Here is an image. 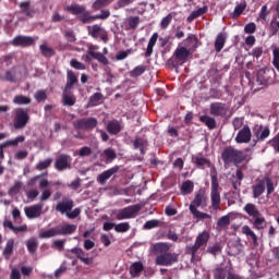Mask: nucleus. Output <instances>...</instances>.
<instances>
[{"label":"nucleus","mask_w":279,"mask_h":279,"mask_svg":"<svg viewBox=\"0 0 279 279\" xmlns=\"http://www.w3.org/2000/svg\"><path fill=\"white\" fill-rule=\"evenodd\" d=\"M208 206V196L206 192L199 190L195 193L194 199L191 202L189 210L196 221H204V219H213V216L207 213L199 211L197 208H206Z\"/></svg>","instance_id":"f257e3e1"},{"label":"nucleus","mask_w":279,"mask_h":279,"mask_svg":"<svg viewBox=\"0 0 279 279\" xmlns=\"http://www.w3.org/2000/svg\"><path fill=\"white\" fill-rule=\"evenodd\" d=\"M265 189H267V195H271L276 187L274 186V180L269 177H264L263 179L257 180V182L252 185L253 197L254 199H258L263 193H265Z\"/></svg>","instance_id":"f03ea898"},{"label":"nucleus","mask_w":279,"mask_h":279,"mask_svg":"<svg viewBox=\"0 0 279 279\" xmlns=\"http://www.w3.org/2000/svg\"><path fill=\"white\" fill-rule=\"evenodd\" d=\"M222 161L225 165H234L239 167L243 160H245V154L241 150L234 149L232 146L225 148L221 155Z\"/></svg>","instance_id":"7ed1b4c3"},{"label":"nucleus","mask_w":279,"mask_h":279,"mask_svg":"<svg viewBox=\"0 0 279 279\" xmlns=\"http://www.w3.org/2000/svg\"><path fill=\"white\" fill-rule=\"evenodd\" d=\"M71 233V225L62 223L48 230H40L39 239H51L53 236H66Z\"/></svg>","instance_id":"20e7f679"},{"label":"nucleus","mask_w":279,"mask_h":279,"mask_svg":"<svg viewBox=\"0 0 279 279\" xmlns=\"http://www.w3.org/2000/svg\"><path fill=\"white\" fill-rule=\"evenodd\" d=\"M209 239H210V234L208 233V231H203L196 236L195 243L186 247V253L191 254L192 259L195 258V254H197V251L208 245Z\"/></svg>","instance_id":"39448f33"},{"label":"nucleus","mask_w":279,"mask_h":279,"mask_svg":"<svg viewBox=\"0 0 279 279\" xmlns=\"http://www.w3.org/2000/svg\"><path fill=\"white\" fill-rule=\"evenodd\" d=\"M210 202L213 210L221 209V194L219 193V180L215 174H211Z\"/></svg>","instance_id":"423d86ee"},{"label":"nucleus","mask_w":279,"mask_h":279,"mask_svg":"<svg viewBox=\"0 0 279 279\" xmlns=\"http://www.w3.org/2000/svg\"><path fill=\"white\" fill-rule=\"evenodd\" d=\"M140 211H141L140 204L131 205V206L120 209L116 215V219L118 221H124L125 219H134V217H136V215Z\"/></svg>","instance_id":"0eeeda50"},{"label":"nucleus","mask_w":279,"mask_h":279,"mask_svg":"<svg viewBox=\"0 0 279 279\" xmlns=\"http://www.w3.org/2000/svg\"><path fill=\"white\" fill-rule=\"evenodd\" d=\"M29 123V114L23 108H19L15 110V120H14V129L23 130L25 125Z\"/></svg>","instance_id":"6e6552de"},{"label":"nucleus","mask_w":279,"mask_h":279,"mask_svg":"<svg viewBox=\"0 0 279 279\" xmlns=\"http://www.w3.org/2000/svg\"><path fill=\"white\" fill-rule=\"evenodd\" d=\"M156 265L160 267H171L174 263H178V254L175 253H163L156 257Z\"/></svg>","instance_id":"1a4fd4ad"},{"label":"nucleus","mask_w":279,"mask_h":279,"mask_svg":"<svg viewBox=\"0 0 279 279\" xmlns=\"http://www.w3.org/2000/svg\"><path fill=\"white\" fill-rule=\"evenodd\" d=\"M228 105H226L225 102H211L209 105V113L211 114V117H220L221 119H223V117H226V114H228Z\"/></svg>","instance_id":"9d476101"},{"label":"nucleus","mask_w":279,"mask_h":279,"mask_svg":"<svg viewBox=\"0 0 279 279\" xmlns=\"http://www.w3.org/2000/svg\"><path fill=\"white\" fill-rule=\"evenodd\" d=\"M43 208H45V204L38 203L36 205L25 207L24 213H25L27 219H38V217H40V215H43Z\"/></svg>","instance_id":"9b49d317"},{"label":"nucleus","mask_w":279,"mask_h":279,"mask_svg":"<svg viewBox=\"0 0 279 279\" xmlns=\"http://www.w3.org/2000/svg\"><path fill=\"white\" fill-rule=\"evenodd\" d=\"M77 130H95L97 128L96 118H83L74 123Z\"/></svg>","instance_id":"f8f14e48"},{"label":"nucleus","mask_w":279,"mask_h":279,"mask_svg":"<svg viewBox=\"0 0 279 279\" xmlns=\"http://www.w3.org/2000/svg\"><path fill=\"white\" fill-rule=\"evenodd\" d=\"M173 56L175 58V64L182 65L184 64V62H186V60H189V56H191V52L184 46H179L175 49Z\"/></svg>","instance_id":"ddd939ff"},{"label":"nucleus","mask_w":279,"mask_h":279,"mask_svg":"<svg viewBox=\"0 0 279 279\" xmlns=\"http://www.w3.org/2000/svg\"><path fill=\"white\" fill-rule=\"evenodd\" d=\"M19 143H25V135H19L14 140H9V141L0 144V158H1V160H3V158L5 157V155L3 154V149H5V147H17Z\"/></svg>","instance_id":"4468645a"},{"label":"nucleus","mask_w":279,"mask_h":279,"mask_svg":"<svg viewBox=\"0 0 279 279\" xmlns=\"http://www.w3.org/2000/svg\"><path fill=\"white\" fill-rule=\"evenodd\" d=\"M119 169H120L119 166H113L112 168H110V169L104 171L102 173H100L97 177L98 184L104 186L108 182V180H110L111 177L114 175V173H119Z\"/></svg>","instance_id":"2eb2a0df"},{"label":"nucleus","mask_w":279,"mask_h":279,"mask_svg":"<svg viewBox=\"0 0 279 279\" xmlns=\"http://www.w3.org/2000/svg\"><path fill=\"white\" fill-rule=\"evenodd\" d=\"M250 141H252V130L250 129V126L244 125L243 129H241L236 136H235V142L239 144H243V143H250Z\"/></svg>","instance_id":"dca6fc26"},{"label":"nucleus","mask_w":279,"mask_h":279,"mask_svg":"<svg viewBox=\"0 0 279 279\" xmlns=\"http://www.w3.org/2000/svg\"><path fill=\"white\" fill-rule=\"evenodd\" d=\"M34 43L35 40L33 39V37L23 36V35H19L12 40L13 47H22V48L32 47Z\"/></svg>","instance_id":"f3484780"},{"label":"nucleus","mask_w":279,"mask_h":279,"mask_svg":"<svg viewBox=\"0 0 279 279\" xmlns=\"http://www.w3.org/2000/svg\"><path fill=\"white\" fill-rule=\"evenodd\" d=\"M97 49H99L98 46H89L87 51L88 56L94 58V60H98L100 64H105V65L108 64V58H106L104 53L97 52Z\"/></svg>","instance_id":"a211bd4d"},{"label":"nucleus","mask_w":279,"mask_h":279,"mask_svg":"<svg viewBox=\"0 0 279 279\" xmlns=\"http://www.w3.org/2000/svg\"><path fill=\"white\" fill-rule=\"evenodd\" d=\"M106 19H110V10H101L99 14L87 15L84 19V24L94 23V21H106Z\"/></svg>","instance_id":"6ab92c4d"},{"label":"nucleus","mask_w":279,"mask_h":279,"mask_svg":"<svg viewBox=\"0 0 279 279\" xmlns=\"http://www.w3.org/2000/svg\"><path fill=\"white\" fill-rule=\"evenodd\" d=\"M49 186V180L40 179L39 189H45L39 197L40 202H47L51 197V190L47 189Z\"/></svg>","instance_id":"aec40b11"},{"label":"nucleus","mask_w":279,"mask_h":279,"mask_svg":"<svg viewBox=\"0 0 279 279\" xmlns=\"http://www.w3.org/2000/svg\"><path fill=\"white\" fill-rule=\"evenodd\" d=\"M71 12L72 14L80 16V20L82 21V23H84V19H86L87 16H90V13H88V11H86V9L80 4H72Z\"/></svg>","instance_id":"412c9836"},{"label":"nucleus","mask_w":279,"mask_h":279,"mask_svg":"<svg viewBox=\"0 0 279 279\" xmlns=\"http://www.w3.org/2000/svg\"><path fill=\"white\" fill-rule=\"evenodd\" d=\"M66 75H68V82L65 85V89L63 92L62 104H63V106H71V95H69V93L71 90V70H68Z\"/></svg>","instance_id":"4be33fe9"},{"label":"nucleus","mask_w":279,"mask_h":279,"mask_svg":"<svg viewBox=\"0 0 279 279\" xmlns=\"http://www.w3.org/2000/svg\"><path fill=\"white\" fill-rule=\"evenodd\" d=\"M198 43L199 41L195 35H190L185 40H183V47H185L190 53H193V51L198 47Z\"/></svg>","instance_id":"5701e85b"},{"label":"nucleus","mask_w":279,"mask_h":279,"mask_svg":"<svg viewBox=\"0 0 279 279\" xmlns=\"http://www.w3.org/2000/svg\"><path fill=\"white\" fill-rule=\"evenodd\" d=\"M123 130V122L119 120H111L107 123V131L109 134H119Z\"/></svg>","instance_id":"b1692460"},{"label":"nucleus","mask_w":279,"mask_h":279,"mask_svg":"<svg viewBox=\"0 0 279 279\" xmlns=\"http://www.w3.org/2000/svg\"><path fill=\"white\" fill-rule=\"evenodd\" d=\"M19 8L21 10V14H25V16H28L29 19L36 14V11L32 8L29 1L20 2Z\"/></svg>","instance_id":"393cba45"},{"label":"nucleus","mask_w":279,"mask_h":279,"mask_svg":"<svg viewBox=\"0 0 279 279\" xmlns=\"http://www.w3.org/2000/svg\"><path fill=\"white\" fill-rule=\"evenodd\" d=\"M192 162L198 167V169H204L205 167H210V160L203 157L201 154L192 156Z\"/></svg>","instance_id":"a878e982"},{"label":"nucleus","mask_w":279,"mask_h":279,"mask_svg":"<svg viewBox=\"0 0 279 279\" xmlns=\"http://www.w3.org/2000/svg\"><path fill=\"white\" fill-rule=\"evenodd\" d=\"M72 254H75V256H77L80 258V260H82V263H84V265L93 264V257H87L88 255L82 248H77V247L72 248Z\"/></svg>","instance_id":"bb28decb"},{"label":"nucleus","mask_w":279,"mask_h":279,"mask_svg":"<svg viewBox=\"0 0 279 279\" xmlns=\"http://www.w3.org/2000/svg\"><path fill=\"white\" fill-rule=\"evenodd\" d=\"M56 210L71 219V201L58 203Z\"/></svg>","instance_id":"cd10ccee"},{"label":"nucleus","mask_w":279,"mask_h":279,"mask_svg":"<svg viewBox=\"0 0 279 279\" xmlns=\"http://www.w3.org/2000/svg\"><path fill=\"white\" fill-rule=\"evenodd\" d=\"M170 250L169 243L158 242L151 245V251L154 254H167Z\"/></svg>","instance_id":"c85d7f7f"},{"label":"nucleus","mask_w":279,"mask_h":279,"mask_svg":"<svg viewBox=\"0 0 279 279\" xmlns=\"http://www.w3.org/2000/svg\"><path fill=\"white\" fill-rule=\"evenodd\" d=\"M54 167L58 171H64L69 167V156L60 155L54 162Z\"/></svg>","instance_id":"c756f323"},{"label":"nucleus","mask_w":279,"mask_h":279,"mask_svg":"<svg viewBox=\"0 0 279 279\" xmlns=\"http://www.w3.org/2000/svg\"><path fill=\"white\" fill-rule=\"evenodd\" d=\"M140 23H141V17L130 16L124 24V29L126 32H130V29H136L138 27Z\"/></svg>","instance_id":"7c9ffc66"},{"label":"nucleus","mask_w":279,"mask_h":279,"mask_svg":"<svg viewBox=\"0 0 279 279\" xmlns=\"http://www.w3.org/2000/svg\"><path fill=\"white\" fill-rule=\"evenodd\" d=\"M199 121L204 123L208 130H215V128H217V120L208 114L201 116Z\"/></svg>","instance_id":"2f4dec72"},{"label":"nucleus","mask_w":279,"mask_h":279,"mask_svg":"<svg viewBox=\"0 0 279 279\" xmlns=\"http://www.w3.org/2000/svg\"><path fill=\"white\" fill-rule=\"evenodd\" d=\"M156 43H158V33H154L148 41L147 49L145 52V58L151 57L154 53V47H156Z\"/></svg>","instance_id":"473e14b6"},{"label":"nucleus","mask_w":279,"mask_h":279,"mask_svg":"<svg viewBox=\"0 0 279 279\" xmlns=\"http://www.w3.org/2000/svg\"><path fill=\"white\" fill-rule=\"evenodd\" d=\"M226 33H219L215 40V50L217 53L221 52V49L226 46Z\"/></svg>","instance_id":"72a5a7b5"},{"label":"nucleus","mask_w":279,"mask_h":279,"mask_svg":"<svg viewBox=\"0 0 279 279\" xmlns=\"http://www.w3.org/2000/svg\"><path fill=\"white\" fill-rule=\"evenodd\" d=\"M208 12V7L198 8L191 12V14L187 16V22L193 23L195 19H199V16H203V14H206Z\"/></svg>","instance_id":"f704fd0d"},{"label":"nucleus","mask_w":279,"mask_h":279,"mask_svg":"<svg viewBox=\"0 0 279 279\" xmlns=\"http://www.w3.org/2000/svg\"><path fill=\"white\" fill-rule=\"evenodd\" d=\"M244 213H246L248 217H253V219H255V217H260V211L258 208H256V205L252 203H248L244 206Z\"/></svg>","instance_id":"c9c22d12"},{"label":"nucleus","mask_w":279,"mask_h":279,"mask_svg":"<svg viewBox=\"0 0 279 279\" xmlns=\"http://www.w3.org/2000/svg\"><path fill=\"white\" fill-rule=\"evenodd\" d=\"M143 263L141 262H135L131 265L130 267V274L132 276V278H138V276H141V272H143Z\"/></svg>","instance_id":"e433bc0d"},{"label":"nucleus","mask_w":279,"mask_h":279,"mask_svg":"<svg viewBox=\"0 0 279 279\" xmlns=\"http://www.w3.org/2000/svg\"><path fill=\"white\" fill-rule=\"evenodd\" d=\"M134 149H140L142 156H145V149L147 148V142L143 137H137L133 142Z\"/></svg>","instance_id":"4c0bfd02"},{"label":"nucleus","mask_w":279,"mask_h":279,"mask_svg":"<svg viewBox=\"0 0 279 279\" xmlns=\"http://www.w3.org/2000/svg\"><path fill=\"white\" fill-rule=\"evenodd\" d=\"M104 94L95 93L89 97L88 106H101V104H104Z\"/></svg>","instance_id":"58836bf2"},{"label":"nucleus","mask_w":279,"mask_h":279,"mask_svg":"<svg viewBox=\"0 0 279 279\" xmlns=\"http://www.w3.org/2000/svg\"><path fill=\"white\" fill-rule=\"evenodd\" d=\"M253 228L255 230H265L267 228V220L263 216H256L253 221Z\"/></svg>","instance_id":"ea45409f"},{"label":"nucleus","mask_w":279,"mask_h":279,"mask_svg":"<svg viewBox=\"0 0 279 279\" xmlns=\"http://www.w3.org/2000/svg\"><path fill=\"white\" fill-rule=\"evenodd\" d=\"M246 8L247 2H241L236 4L233 12L230 14L231 19H239V16L242 15L243 12H245Z\"/></svg>","instance_id":"a19ab883"},{"label":"nucleus","mask_w":279,"mask_h":279,"mask_svg":"<svg viewBox=\"0 0 279 279\" xmlns=\"http://www.w3.org/2000/svg\"><path fill=\"white\" fill-rule=\"evenodd\" d=\"M242 233L252 239L253 245H258V236L256 235V233L253 232L250 226H243Z\"/></svg>","instance_id":"79ce46f5"},{"label":"nucleus","mask_w":279,"mask_h":279,"mask_svg":"<svg viewBox=\"0 0 279 279\" xmlns=\"http://www.w3.org/2000/svg\"><path fill=\"white\" fill-rule=\"evenodd\" d=\"M13 104L16 106H29V104H32V98L24 95H17L13 98Z\"/></svg>","instance_id":"37998d69"},{"label":"nucleus","mask_w":279,"mask_h":279,"mask_svg":"<svg viewBox=\"0 0 279 279\" xmlns=\"http://www.w3.org/2000/svg\"><path fill=\"white\" fill-rule=\"evenodd\" d=\"M88 34L92 36V38H99V36L104 33V28L97 24L93 26H88Z\"/></svg>","instance_id":"c03bdc74"},{"label":"nucleus","mask_w":279,"mask_h":279,"mask_svg":"<svg viewBox=\"0 0 279 279\" xmlns=\"http://www.w3.org/2000/svg\"><path fill=\"white\" fill-rule=\"evenodd\" d=\"M12 254H14V239H9L3 250V256L4 258H10Z\"/></svg>","instance_id":"a18cd8bd"},{"label":"nucleus","mask_w":279,"mask_h":279,"mask_svg":"<svg viewBox=\"0 0 279 279\" xmlns=\"http://www.w3.org/2000/svg\"><path fill=\"white\" fill-rule=\"evenodd\" d=\"M193 189H195L193 181L187 180L182 183L181 193H182V195H191V193H193Z\"/></svg>","instance_id":"49530a36"},{"label":"nucleus","mask_w":279,"mask_h":279,"mask_svg":"<svg viewBox=\"0 0 279 279\" xmlns=\"http://www.w3.org/2000/svg\"><path fill=\"white\" fill-rule=\"evenodd\" d=\"M39 51L44 58H51L56 56V51H53V48L43 44L39 46Z\"/></svg>","instance_id":"de8ad7c7"},{"label":"nucleus","mask_w":279,"mask_h":279,"mask_svg":"<svg viewBox=\"0 0 279 279\" xmlns=\"http://www.w3.org/2000/svg\"><path fill=\"white\" fill-rule=\"evenodd\" d=\"M26 247L29 254H36L38 250V240L36 238H31L26 241Z\"/></svg>","instance_id":"09e8293b"},{"label":"nucleus","mask_w":279,"mask_h":279,"mask_svg":"<svg viewBox=\"0 0 279 279\" xmlns=\"http://www.w3.org/2000/svg\"><path fill=\"white\" fill-rule=\"evenodd\" d=\"M21 189H23V182L15 181L13 186H11L9 190V195L11 197H14V195H19V193H21Z\"/></svg>","instance_id":"8fccbe9b"},{"label":"nucleus","mask_w":279,"mask_h":279,"mask_svg":"<svg viewBox=\"0 0 279 279\" xmlns=\"http://www.w3.org/2000/svg\"><path fill=\"white\" fill-rule=\"evenodd\" d=\"M145 71H147V66L137 65L130 72V76L131 77H141V75H143V73H145Z\"/></svg>","instance_id":"3c124183"},{"label":"nucleus","mask_w":279,"mask_h":279,"mask_svg":"<svg viewBox=\"0 0 279 279\" xmlns=\"http://www.w3.org/2000/svg\"><path fill=\"white\" fill-rule=\"evenodd\" d=\"M51 162H53V160L51 158L45 159L43 161H39L35 169L37 171H45V169H49V167H51Z\"/></svg>","instance_id":"603ef678"},{"label":"nucleus","mask_w":279,"mask_h":279,"mask_svg":"<svg viewBox=\"0 0 279 279\" xmlns=\"http://www.w3.org/2000/svg\"><path fill=\"white\" fill-rule=\"evenodd\" d=\"M102 154L106 158V162H112V160L117 159V153L112 148H106Z\"/></svg>","instance_id":"864d4df0"},{"label":"nucleus","mask_w":279,"mask_h":279,"mask_svg":"<svg viewBox=\"0 0 279 279\" xmlns=\"http://www.w3.org/2000/svg\"><path fill=\"white\" fill-rule=\"evenodd\" d=\"M112 1H114V0H96L93 3V10H95V11L101 10V8H106V5H110V3H112Z\"/></svg>","instance_id":"5fc2aeb1"},{"label":"nucleus","mask_w":279,"mask_h":279,"mask_svg":"<svg viewBox=\"0 0 279 279\" xmlns=\"http://www.w3.org/2000/svg\"><path fill=\"white\" fill-rule=\"evenodd\" d=\"M34 97L38 104H40L43 101H47V90L39 89L35 93Z\"/></svg>","instance_id":"6e6d98bb"},{"label":"nucleus","mask_w":279,"mask_h":279,"mask_svg":"<svg viewBox=\"0 0 279 279\" xmlns=\"http://www.w3.org/2000/svg\"><path fill=\"white\" fill-rule=\"evenodd\" d=\"M230 226V216L226 215L219 218L217 221V227L218 228H228Z\"/></svg>","instance_id":"4d7b16f0"},{"label":"nucleus","mask_w":279,"mask_h":279,"mask_svg":"<svg viewBox=\"0 0 279 279\" xmlns=\"http://www.w3.org/2000/svg\"><path fill=\"white\" fill-rule=\"evenodd\" d=\"M130 222H120L116 225V232L123 233V232H129L130 230Z\"/></svg>","instance_id":"13d9d810"},{"label":"nucleus","mask_w":279,"mask_h":279,"mask_svg":"<svg viewBox=\"0 0 279 279\" xmlns=\"http://www.w3.org/2000/svg\"><path fill=\"white\" fill-rule=\"evenodd\" d=\"M158 226H160V220H148L144 223V230H153V228H158Z\"/></svg>","instance_id":"bf43d9fd"},{"label":"nucleus","mask_w":279,"mask_h":279,"mask_svg":"<svg viewBox=\"0 0 279 279\" xmlns=\"http://www.w3.org/2000/svg\"><path fill=\"white\" fill-rule=\"evenodd\" d=\"M0 80H2L3 82H16V75L14 74V72L8 70L4 76H0Z\"/></svg>","instance_id":"052dcab7"},{"label":"nucleus","mask_w":279,"mask_h":279,"mask_svg":"<svg viewBox=\"0 0 279 279\" xmlns=\"http://www.w3.org/2000/svg\"><path fill=\"white\" fill-rule=\"evenodd\" d=\"M171 21H173V15H171L170 13L161 20V23H160L161 29H167L169 25H171Z\"/></svg>","instance_id":"680f3d73"},{"label":"nucleus","mask_w":279,"mask_h":279,"mask_svg":"<svg viewBox=\"0 0 279 279\" xmlns=\"http://www.w3.org/2000/svg\"><path fill=\"white\" fill-rule=\"evenodd\" d=\"M207 252H208V254H211L213 256H217V254H221V245L214 244L211 246H208Z\"/></svg>","instance_id":"e2e57ef3"},{"label":"nucleus","mask_w":279,"mask_h":279,"mask_svg":"<svg viewBox=\"0 0 279 279\" xmlns=\"http://www.w3.org/2000/svg\"><path fill=\"white\" fill-rule=\"evenodd\" d=\"M236 181L232 182L233 189L236 190V186H241V182H243V172L241 170L235 171Z\"/></svg>","instance_id":"0e129e2a"},{"label":"nucleus","mask_w":279,"mask_h":279,"mask_svg":"<svg viewBox=\"0 0 279 279\" xmlns=\"http://www.w3.org/2000/svg\"><path fill=\"white\" fill-rule=\"evenodd\" d=\"M272 56H274L272 64L275 69H277V71L279 72V48H274Z\"/></svg>","instance_id":"69168bd1"},{"label":"nucleus","mask_w":279,"mask_h":279,"mask_svg":"<svg viewBox=\"0 0 279 279\" xmlns=\"http://www.w3.org/2000/svg\"><path fill=\"white\" fill-rule=\"evenodd\" d=\"M214 279H226V270L223 268H217L214 271Z\"/></svg>","instance_id":"338daca9"},{"label":"nucleus","mask_w":279,"mask_h":279,"mask_svg":"<svg viewBox=\"0 0 279 279\" xmlns=\"http://www.w3.org/2000/svg\"><path fill=\"white\" fill-rule=\"evenodd\" d=\"M245 34H254L256 32V24L251 22L244 26Z\"/></svg>","instance_id":"774afa93"}]
</instances>
